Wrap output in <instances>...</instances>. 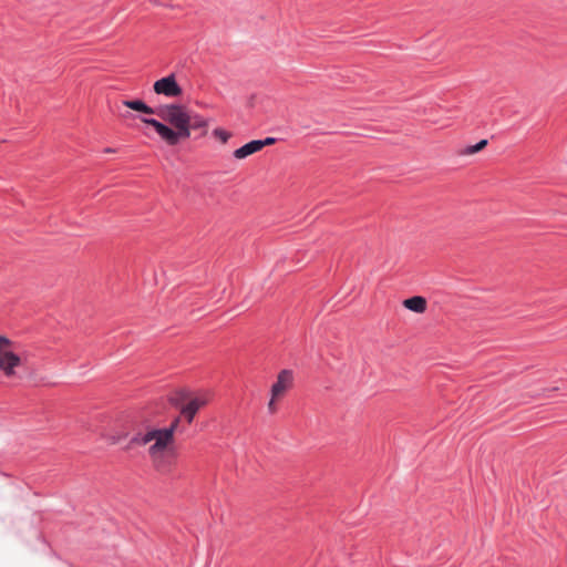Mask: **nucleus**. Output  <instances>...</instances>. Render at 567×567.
<instances>
[{"label":"nucleus","mask_w":567,"mask_h":567,"mask_svg":"<svg viewBox=\"0 0 567 567\" xmlns=\"http://www.w3.org/2000/svg\"><path fill=\"white\" fill-rule=\"evenodd\" d=\"M487 143H488L487 140H481L474 145L466 146V148L464 150L463 153L467 154V155L475 154V153L482 151L487 145Z\"/></svg>","instance_id":"11"},{"label":"nucleus","mask_w":567,"mask_h":567,"mask_svg":"<svg viewBox=\"0 0 567 567\" xmlns=\"http://www.w3.org/2000/svg\"><path fill=\"white\" fill-rule=\"evenodd\" d=\"M127 436V433L124 432V433H121V434H112V435H109L106 439L109 440V442L111 444H117L120 443L123 439H125Z\"/></svg>","instance_id":"13"},{"label":"nucleus","mask_w":567,"mask_h":567,"mask_svg":"<svg viewBox=\"0 0 567 567\" xmlns=\"http://www.w3.org/2000/svg\"><path fill=\"white\" fill-rule=\"evenodd\" d=\"M123 104L131 109V110H134V111H137V112H141V113H144V114H152V115H156V107L153 109L148 105H146L143 101L141 100H133V101H123Z\"/></svg>","instance_id":"9"},{"label":"nucleus","mask_w":567,"mask_h":567,"mask_svg":"<svg viewBox=\"0 0 567 567\" xmlns=\"http://www.w3.org/2000/svg\"><path fill=\"white\" fill-rule=\"evenodd\" d=\"M22 359L17 352L16 343L4 336H0V371L6 377L16 374V368L20 367Z\"/></svg>","instance_id":"4"},{"label":"nucleus","mask_w":567,"mask_h":567,"mask_svg":"<svg viewBox=\"0 0 567 567\" xmlns=\"http://www.w3.org/2000/svg\"><path fill=\"white\" fill-rule=\"evenodd\" d=\"M209 401V394L205 391H192L189 389H178L169 396L172 405L179 410L181 415L192 424L197 412Z\"/></svg>","instance_id":"3"},{"label":"nucleus","mask_w":567,"mask_h":567,"mask_svg":"<svg viewBox=\"0 0 567 567\" xmlns=\"http://www.w3.org/2000/svg\"><path fill=\"white\" fill-rule=\"evenodd\" d=\"M261 150H262V143H260L259 140H256V141H251L249 143L245 144L244 146L237 148L234 152V156L237 159H244L247 156L252 155Z\"/></svg>","instance_id":"8"},{"label":"nucleus","mask_w":567,"mask_h":567,"mask_svg":"<svg viewBox=\"0 0 567 567\" xmlns=\"http://www.w3.org/2000/svg\"><path fill=\"white\" fill-rule=\"evenodd\" d=\"M280 399H275L272 395L270 396V400L268 402V411L270 414H275L278 410L277 408V401H279Z\"/></svg>","instance_id":"14"},{"label":"nucleus","mask_w":567,"mask_h":567,"mask_svg":"<svg viewBox=\"0 0 567 567\" xmlns=\"http://www.w3.org/2000/svg\"><path fill=\"white\" fill-rule=\"evenodd\" d=\"M213 135L218 138L221 143H227V141L230 138V133L225 131L224 128H215L213 131Z\"/></svg>","instance_id":"12"},{"label":"nucleus","mask_w":567,"mask_h":567,"mask_svg":"<svg viewBox=\"0 0 567 567\" xmlns=\"http://www.w3.org/2000/svg\"><path fill=\"white\" fill-rule=\"evenodd\" d=\"M403 307L415 313H423L427 308V301L422 296H413L404 299L402 302Z\"/></svg>","instance_id":"7"},{"label":"nucleus","mask_w":567,"mask_h":567,"mask_svg":"<svg viewBox=\"0 0 567 567\" xmlns=\"http://www.w3.org/2000/svg\"><path fill=\"white\" fill-rule=\"evenodd\" d=\"M293 375L290 370H281L278 375L276 382L272 384L270 394L275 399H281L285 396L287 391L292 386Z\"/></svg>","instance_id":"6"},{"label":"nucleus","mask_w":567,"mask_h":567,"mask_svg":"<svg viewBox=\"0 0 567 567\" xmlns=\"http://www.w3.org/2000/svg\"><path fill=\"white\" fill-rule=\"evenodd\" d=\"M153 90L156 94L164 95L167 97H177L181 96L183 93V90L177 83L174 74H169L165 78L157 80L153 85Z\"/></svg>","instance_id":"5"},{"label":"nucleus","mask_w":567,"mask_h":567,"mask_svg":"<svg viewBox=\"0 0 567 567\" xmlns=\"http://www.w3.org/2000/svg\"><path fill=\"white\" fill-rule=\"evenodd\" d=\"M155 112L162 121L145 117L142 122L154 127L166 144L174 146L189 138L190 111L185 105L162 104Z\"/></svg>","instance_id":"1"},{"label":"nucleus","mask_w":567,"mask_h":567,"mask_svg":"<svg viewBox=\"0 0 567 567\" xmlns=\"http://www.w3.org/2000/svg\"><path fill=\"white\" fill-rule=\"evenodd\" d=\"M189 123H190L189 135L192 134L193 130L207 127V121L198 114L190 113V122Z\"/></svg>","instance_id":"10"},{"label":"nucleus","mask_w":567,"mask_h":567,"mask_svg":"<svg viewBox=\"0 0 567 567\" xmlns=\"http://www.w3.org/2000/svg\"><path fill=\"white\" fill-rule=\"evenodd\" d=\"M260 143H262V147L266 146V145H271L275 143V138L272 137H267L266 140L264 141H260Z\"/></svg>","instance_id":"15"},{"label":"nucleus","mask_w":567,"mask_h":567,"mask_svg":"<svg viewBox=\"0 0 567 567\" xmlns=\"http://www.w3.org/2000/svg\"><path fill=\"white\" fill-rule=\"evenodd\" d=\"M182 419L184 417L179 415L173 420L168 427L148 431L143 436H135L131 441V444L141 445H146L154 441L148 449V455L154 467L158 471L166 468L165 451L173 444L174 433L177 431Z\"/></svg>","instance_id":"2"}]
</instances>
